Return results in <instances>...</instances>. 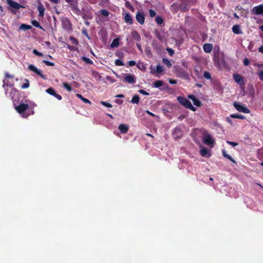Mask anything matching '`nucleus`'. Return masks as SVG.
<instances>
[{"label": "nucleus", "mask_w": 263, "mask_h": 263, "mask_svg": "<svg viewBox=\"0 0 263 263\" xmlns=\"http://www.w3.org/2000/svg\"><path fill=\"white\" fill-rule=\"evenodd\" d=\"M163 84V82L162 81L158 80V81H155L154 83V86L156 88H159L160 86H162Z\"/></svg>", "instance_id": "nucleus-28"}, {"label": "nucleus", "mask_w": 263, "mask_h": 263, "mask_svg": "<svg viewBox=\"0 0 263 263\" xmlns=\"http://www.w3.org/2000/svg\"><path fill=\"white\" fill-rule=\"evenodd\" d=\"M167 50L168 52V53L170 55H172L174 54V50L171 48H167Z\"/></svg>", "instance_id": "nucleus-54"}, {"label": "nucleus", "mask_w": 263, "mask_h": 263, "mask_svg": "<svg viewBox=\"0 0 263 263\" xmlns=\"http://www.w3.org/2000/svg\"><path fill=\"white\" fill-rule=\"evenodd\" d=\"M233 105L235 108L240 112H242L243 113L250 112V110L246 107V105H242L237 102H234Z\"/></svg>", "instance_id": "nucleus-5"}, {"label": "nucleus", "mask_w": 263, "mask_h": 263, "mask_svg": "<svg viewBox=\"0 0 263 263\" xmlns=\"http://www.w3.org/2000/svg\"><path fill=\"white\" fill-rule=\"evenodd\" d=\"M177 101L183 106L187 108L190 109L193 111H195L196 110V108L194 107L192 103L189 101L187 99L182 97H178Z\"/></svg>", "instance_id": "nucleus-1"}, {"label": "nucleus", "mask_w": 263, "mask_h": 263, "mask_svg": "<svg viewBox=\"0 0 263 263\" xmlns=\"http://www.w3.org/2000/svg\"><path fill=\"white\" fill-rule=\"evenodd\" d=\"M203 140L206 145L210 146L211 147H213L215 143V141L210 135L205 134L203 137Z\"/></svg>", "instance_id": "nucleus-4"}, {"label": "nucleus", "mask_w": 263, "mask_h": 263, "mask_svg": "<svg viewBox=\"0 0 263 263\" xmlns=\"http://www.w3.org/2000/svg\"><path fill=\"white\" fill-rule=\"evenodd\" d=\"M189 6L186 4H182L180 6L181 10L183 11H187L189 9Z\"/></svg>", "instance_id": "nucleus-34"}, {"label": "nucleus", "mask_w": 263, "mask_h": 263, "mask_svg": "<svg viewBox=\"0 0 263 263\" xmlns=\"http://www.w3.org/2000/svg\"><path fill=\"white\" fill-rule=\"evenodd\" d=\"M63 86L68 91H71L72 90V87L68 83L64 82L63 83Z\"/></svg>", "instance_id": "nucleus-38"}, {"label": "nucleus", "mask_w": 263, "mask_h": 263, "mask_svg": "<svg viewBox=\"0 0 263 263\" xmlns=\"http://www.w3.org/2000/svg\"><path fill=\"white\" fill-rule=\"evenodd\" d=\"M62 24L63 27L66 29H69L71 28V23L69 20L67 18H65L62 20Z\"/></svg>", "instance_id": "nucleus-14"}, {"label": "nucleus", "mask_w": 263, "mask_h": 263, "mask_svg": "<svg viewBox=\"0 0 263 263\" xmlns=\"http://www.w3.org/2000/svg\"><path fill=\"white\" fill-rule=\"evenodd\" d=\"M250 63V61L249 59L247 58H245L243 60V64L245 66H248Z\"/></svg>", "instance_id": "nucleus-49"}, {"label": "nucleus", "mask_w": 263, "mask_h": 263, "mask_svg": "<svg viewBox=\"0 0 263 263\" xmlns=\"http://www.w3.org/2000/svg\"><path fill=\"white\" fill-rule=\"evenodd\" d=\"M203 77L207 80L211 79V76L210 73L206 71H204Z\"/></svg>", "instance_id": "nucleus-35"}, {"label": "nucleus", "mask_w": 263, "mask_h": 263, "mask_svg": "<svg viewBox=\"0 0 263 263\" xmlns=\"http://www.w3.org/2000/svg\"><path fill=\"white\" fill-rule=\"evenodd\" d=\"M81 14L82 15V17L85 20L91 19L92 18L91 15L87 14L86 13H82Z\"/></svg>", "instance_id": "nucleus-32"}, {"label": "nucleus", "mask_w": 263, "mask_h": 263, "mask_svg": "<svg viewBox=\"0 0 263 263\" xmlns=\"http://www.w3.org/2000/svg\"><path fill=\"white\" fill-rule=\"evenodd\" d=\"M118 128L121 133L125 134L127 132L129 126L125 124H121L119 125Z\"/></svg>", "instance_id": "nucleus-12"}, {"label": "nucleus", "mask_w": 263, "mask_h": 263, "mask_svg": "<svg viewBox=\"0 0 263 263\" xmlns=\"http://www.w3.org/2000/svg\"><path fill=\"white\" fill-rule=\"evenodd\" d=\"M232 31L235 34H240L242 33V31L238 25H234L232 28Z\"/></svg>", "instance_id": "nucleus-21"}, {"label": "nucleus", "mask_w": 263, "mask_h": 263, "mask_svg": "<svg viewBox=\"0 0 263 263\" xmlns=\"http://www.w3.org/2000/svg\"><path fill=\"white\" fill-rule=\"evenodd\" d=\"M260 69L258 72V76L261 81L263 82V64L258 66Z\"/></svg>", "instance_id": "nucleus-22"}, {"label": "nucleus", "mask_w": 263, "mask_h": 263, "mask_svg": "<svg viewBox=\"0 0 263 263\" xmlns=\"http://www.w3.org/2000/svg\"><path fill=\"white\" fill-rule=\"evenodd\" d=\"M77 97L80 99L82 101H83L84 103H88V104H91V102L90 101L87 99H86L85 98H84L81 95L79 94V93H77L76 95Z\"/></svg>", "instance_id": "nucleus-26"}, {"label": "nucleus", "mask_w": 263, "mask_h": 263, "mask_svg": "<svg viewBox=\"0 0 263 263\" xmlns=\"http://www.w3.org/2000/svg\"><path fill=\"white\" fill-rule=\"evenodd\" d=\"M156 21L159 25H161L163 22V20L160 16H157L156 18Z\"/></svg>", "instance_id": "nucleus-41"}, {"label": "nucleus", "mask_w": 263, "mask_h": 263, "mask_svg": "<svg viewBox=\"0 0 263 263\" xmlns=\"http://www.w3.org/2000/svg\"><path fill=\"white\" fill-rule=\"evenodd\" d=\"M43 62L44 63L46 64L48 66H53L54 65V63H52V62H49V61H46V60H43Z\"/></svg>", "instance_id": "nucleus-48"}, {"label": "nucleus", "mask_w": 263, "mask_h": 263, "mask_svg": "<svg viewBox=\"0 0 263 263\" xmlns=\"http://www.w3.org/2000/svg\"><path fill=\"white\" fill-rule=\"evenodd\" d=\"M101 14L104 16L107 17L109 15V12L106 9H101L100 10Z\"/></svg>", "instance_id": "nucleus-37"}, {"label": "nucleus", "mask_w": 263, "mask_h": 263, "mask_svg": "<svg viewBox=\"0 0 263 263\" xmlns=\"http://www.w3.org/2000/svg\"><path fill=\"white\" fill-rule=\"evenodd\" d=\"M119 45V39H114L112 43L110 44V47L111 48H115L118 47Z\"/></svg>", "instance_id": "nucleus-24"}, {"label": "nucleus", "mask_w": 263, "mask_h": 263, "mask_svg": "<svg viewBox=\"0 0 263 263\" xmlns=\"http://www.w3.org/2000/svg\"><path fill=\"white\" fill-rule=\"evenodd\" d=\"M28 69H29L30 71H31L35 73L36 74H37V75H39V76H41L42 78H45L44 76H43V75L42 74L41 71L40 69H39L38 68H36L35 66H34L33 65H32V64H30V65H29V66H28Z\"/></svg>", "instance_id": "nucleus-9"}, {"label": "nucleus", "mask_w": 263, "mask_h": 263, "mask_svg": "<svg viewBox=\"0 0 263 263\" xmlns=\"http://www.w3.org/2000/svg\"><path fill=\"white\" fill-rule=\"evenodd\" d=\"M82 33L85 35L88 39H89V35L87 32V31L86 30H82Z\"/></svg>", "instance_id": "nucleus-55"}, {"label": "nucleus", "mask_w": 263, "mask_h": 263, "mask_svg": "<svg viewBox=\"0 0 263 263\" xmlns=\"http://www.w3.org/2000/svg\"><path fill=\"white\" fill-rule=\"evenodd\" d=\"M129 66H134L136 65V62L135 61H130L128 62Z\"/></svg>", "instance_id": "nucleus-50"}, {"label": "nucleus", "mask_w": 263, "mask_h": 263, "mask_svg": "<svg viewBox=\"0 0 263 263\" xmlns=\"http://www.w3.org/2000/svg\"><path fill=\"white\" fill-rule=\"evenodd\" d=\"M149 15L151 17H154L156 15V13L155 11L152 9H150L149 11Z\"/></svg>", "instance_id": "nucleus-47"}, {"label": "nucleus", "mask_w": 263, "mask_h": 263, "mask_svg": "<svg viewBox=\"0 0 263 263\" xmlns=\"http://www.w3.org/2000/svg\"><path fill=\"white\" fill-rule=\"evenodd\" d=\"M164 70V68L163 66L158 65L156 67V71L158 73H161Z\"/></svg>", "instance_id": "nucleus-33"}, {"label": "nucleus", "mask_w": 263, "mask_h": 263, "mask_svg": "<svg viewBox=\"0 0 263 263\" xmlns=\"http://www.w3.org/2000/svg\"><path fill=\"white\" fill-rule=\"evenodd\" d=\"M132 36L133 37L136 41H139L141 39L140 35L139 34V33L136 31H133L132 33Z\"/></svg>", "instance_id": "nucleus-23"}, {"label": "nucleus", "mask_w": 263, "mask_h": 263, "mask_svg": "<svg viewBox=\"0 0 263 263\" xmlns=\"http://www.w3.org/2000/svg\"><path fill=\"white\" fill-rule=\"evenodd\" d=\"M28 108L29 105L24 103H21L19 105L15 106V109L23 118H26L29 116V114H27L25 112Z\"/></svg>", "instance_id": "nucleus-2"}, {"label": "nucleus", "mask_w": 263, "mask_h": 263, "mask_svg": "<svg viewBox=\"0 0 263 263\" xmlns=\"http://www.w3.org/2000/svg\"><path fill=\"white\" fill-rule=\"evenodd\" d=\"M82 59L83 60V61H84L87 64H92V63H93V62L92 61V60H91L89 58H88L87 57H83L82 58Z\"/></svg>", "instance_id": "nucleus-36"}, {"label": "nucleus", "mask_w": 263, "mask_h": 263, "mask_svg": "<svg viewBox=\"0 0 263 263\" xmlns=\"http://www.w3.org/2000/svg\"><path fill=\"white\" fill-rule=\"evenodd\" d=\"M139 99H140V98L138 95H135L133 97V98L131 100V102L133 104H138L139 102Z\"/></svg>", "instance_id": "nucleus-27"}, {"label": "nucleus", "mask_w": 263, "mask_h": 263, "mask_svg": "<svg viewBox=\"0 0 263 263\" xmlns=\"http://www.w3.org/2000/svg\"><path fill=\"white\" fill-rule=\"evenodd\" d=\"M175 74L177 77L185 80H189V77L188 73L183 68L176 67L174 71Z\"/></svg>", "instance_id": "nucleus-3"}, {"label": "nucleus", "mask_w": 263, "mask_h": 263, "mask_svg": "<svg viewBox=\"0 0 263 263\" xmlns=\"http://www.w3.org/2000/svg\"><path fill=\"white\" fill-rule=\"evenodd\" d=\"M101 104H102L103 105L107 107H108V108H111L112 106L111 104L108 103L106 102H104V101H101Z\"/></svg>", "instance_id": "nucleus-43"}, {"label": "nucleus", "mask_w": 263, "mask_h": 263, "mask_svg": "<svg viewBox=\"0 0 263 263\" xmlns=\"http://www.w3.org/2000/svg\"><path fill=\"white\" fill-rule=\"evenodd\" d=\"M125 80L128 83L132 84L135 82V79L133 76L131 74H128L125 77Z\"/></svg>", "instance_id": "nucleus-19"}, {"label": "nucleus", "mask_w": 263, "mask_h": 263, "mask_svg": "<svg viewBox=\"0 0 263 263\" xmlns=\"http://www.w3.org/2000/svg\"><path fill=\"white\" fill-rule=\"evenodd\" d=\"M169 83L171 84H176L177 83V81L174 79H170Z\"/></svg>", "instance_id": "nucleus-52"}, {"label": "nucleus", "mask_w": 263, "mask_h": 263, "mask_svg": "<svg viewBox=\"0 0 263 263\" xmlns=\"http://www.w3.org/2000/svg\"><path fill=\"white\" fill-rule=\"evenodd\" d=\"M163 63L167 67H171L172 64L171 62L167 59L163 58L162 59Z\"/></svg>", "instance_id": "nucleus-31"}, {"label": "nucleus", "mask_w": 263, "mask_h": 263, "mask_svg": "<svg viewBox=\"0 0 263 263\" xmlns=\"http://www.w3.org/2000/svg\"><path fill=\"white\" fill-rule=\"evenodd\" d=\"M6 2L9 6L15 9L18 10L21 8H24V7L22 5L19 4L17 2L13 1V0H6Z\"/></svg>", "instance_id": "nucleus-8"}, {"label": "nucleus", "mask_w": 263, "mask_h": 263, "mask_svg": "<svg viewBox=\"0 0 263 263\" xmlns=\"http://www.w3.org/2000/svg\"><path fill=\"white\" fill-rule=\"evenodd\" d=\"M136 19L140 24L143 25L145 21L144 14L141 12L138 11L136 15Z\"/></svg>", "instance_id": "nucleus-7"}, {"label": "nucleus", "mask_w": 263, "mask_h": 263, "mask_svg": "<svg viewBox=\"0 0 263 263\" xmlns=\"http://www.w3.org/2000/svg\"><path fill=\"white\" fill-rule=\"evenodd\" d=\"M51 2L54 3L55 4H57L59 2V0H50Z\"/></svg>", "instance_id": "nucleus-63"}, {"label": "nucleus", "mask_w": 263, "mask_h": 263, "mask_svg": "<svg viewBox=\"0 0 263 263\" xmlns=\"http://www.w3.org/2000/svg\"><path fill=\"white\" fill-rule=\"evenodd\" d=\"M109 0H101V3L103 5H106L109 3Z\"/></svg>", "instance_id": "nucleus-56"}, {"label": "nucleus", "mask_w": 263, "mask_h": 263, "mask_svg": "<svg viewBox=\"0 0 263 263\" xmlns=\"http://www.w3.org/2000/svg\"><path fill=\"white\" fill-rule=\"evenodd\" d=\"M5 76L7 78H12L13 77L12 75H11L7 72L5 73Z\"/></svg>", "instance_id": "nucleus-57"}, {"label": "nucleus", "mask_w": 263, "mask_h": 263, "mask_svg": "<svg viewBox=\"0 0 263 263\" xmlns=\"http://www.w3.org/2000/svg\"><path fill=\"white\" fill-rule=\"evenodd\" d=\"M115 64L117 66H123L124 65L123 62L119 59H117L115 61Z\"/></svg>", "instance_id": "nucleus-42"}, {"label": "nucleus", "mask_w": 263, "mask_h": 263, "mask_svg": "<svg viewBox=\"0 0 263 263\" xmlns=\"http://www.w3.org/2000/svg\"><path fill=\"white\" fill-rule=\"evenodd\" d=\"M222 155H223V157H224L228 159L229 160H230V161H231L233 163H236L235 161L232 158V157L230 155H229L227 154V153H226L225 150H223L222 151Z\"/></svg>", "instance_id": "nucleus-25"}, {"label": "nucleus", "mask_w": 263, "mask_h": 263, "mask_svg": "<svg viewBox=\"0 0 263 263\" xmlns=\"http://www.w3.org/2000/svg\"><path fill=\"white\" fill-rule=\"evenodd\" d=\"M252 13L255 15L263 14V5H259L254 7L252 10Z\"/></svg>", "instance_id": "nucleus-6"}, {"label": "nucleus", "mask_w": 263, "mask_h": 263, "mask_svg": "<svg viewBox=\"0 0 263 263\" xmlns=\"http://www.w3.org/2000/svg\"><path fill=\"white\" fill-rule=\"evenodd\" d=\"M227 143H228L229 144L232 145V146H236L238 145V143L234 142H231V141H227Z\"/></svg>", "instance_id": "nucleus-46"}, {"label": "nucleus", "mask_w": 263, "mask_h": 263, "mask_svg": "<svg viewBox=\"0 0 263 263\" xmlns=\"http://www.w3.org/2000/svg\"><path fill=\"white\" fill-rule=\"evenodd\" d=\"M156 37L160 40V41H162V36H161L160 34L159 33V32H156Z\"/></svg>", "instance_id": "nucleus-53"}, {"label": "nucleus", "mask_w": 263, "mask_h": 263, "mask_svg": "<svg viewBox=\"0 0 263 263\" xmlns=\"http://www.w3.org/2000/svg\"><path fill=\"white\" fill-rule=\"evenodd\" d=\"M70 41H71V42H72L73 44H76V45L78 44V41H77V39H75L74 37L71 36V37H70Z\"/></svg>", "instance_id": "nucleus-45"}, {"label": "nucleus", "mask_w": 263, "mask_h": 263, "mask_svg": "<svg viewBox=\"0 0 263 263\" xmlns=\"http://www.w3.org/2000/svg\"><path fill=\"white\" fill-rule=\"evenodd\" d=\"M234 16L237 19L239 18V16L236 13L234 14Z\"/></svg>", "instance_id": "nucleus-64"}, {"label": "nucleus", "mask_w": 263, "mask_h": 263, "mask_svg": "<svg viewBox=\"0 0 263 263\" xmlns=\"http://www.w3.org/2000/svg\"><path fill=\"white\" fill-rule=\"evenodd\" d=\"M200 154L203 157H209L211 155L210 153L208 152L207 148L204 146L201 147V149L200 151Z\"/></svg>", "instance_id": "nucleus-13"}, {"label": "nucleus", "mask_w": 263, "mask_h": 263, "mask_svg": "<svg viewBox=\"0 0 263 263\" xmlns=\"http://www.w3.org/2000/svg\"><path fill=\"white\" fill-rule=\"evenodd\" d=\"M258 51L263 53V46H261L259 49H258Z\"/></svg>", "instance_id": "nucleus-59"}, {"label": "nucleus", "mask_w": 263, "mask_h": 263, "mask_svg": "<svg viewBox=\"0 0 263 263\" xmlns=\"http://www.w3.org/2000/svg\"><path fill=\"white\" fill-rule=\"evenodd\" d=\"M137 47H138V49H139V50H140L141 51H142V48H141V47L140 46V45L139 44H137Z\"/></svg>", "instance_id": "nucleus-62"}, {"label": "nucleus", "mask_w": 263, "mask_h": 263, "mask_svg": "<svg viewBox=\"0 0 263 263\" xmlns=\"http://www.w3.org/2000/svg\"><path fill=\"white\" fill-rule=\"evenodd\" d=\"M182 135V132L179 127H177L174 129L173 132V136L174 138H179L181 137Z\"/></svg>", "instance_id": "nucleus-11"}, {"label": "nucleus", "mask_w": 263, "mask_h": 263, "mask_svg": "<svg viewBox=\"0 0 263 263\" xmlns=\"http://www.w3.org/2000/svg\"><path fill=\"white\" fill-rule=\"evenodd\" d=\"M46 92L48 94L54 96L58 100H61L62 99V96L60 95L57 94L55 90L51 87L49 88L46 90Z\"/></svg>", "instance_id": "nucleus-10"}, {"label": "nucleus", "mask_w": 263, "mask_h": 263, "mask_svg": "<svg viewBox=\"0 0 263 263\" xmlns=\"http://www.w3.org/2000/svg\"><path fill=\"white\" fill-rule=\"evenodd\" d=\"M31 28V26H30V25H26V24H22L20 27V29L21 30H28V29H30Z\"/></svg>", "instance_id": "nucleus-29"}, {"label": "nucleus", "mask_w": 263, "mask_h": 263, "mask_svg": "<svg viewBox=\"0 0 263 263\" xmlns=\"http://www.w3.org/2000/svg\"><path fill=\"white\" fill-rule=\"evenodd\" d=\"M124 20L125 21L129 24H133V18L130 15L129 13H125L124 14Z\"/></svg>", "instance_id": "nucleus-18"}, {"label": "nucleus", "mask_w": 263, "mask_h": 263, "mask_svg": "<svg viewBox=\"0 0 263 263\" xmlns=\"http://www.w3.org/2000/svg\"><path fill=\"white\" fill-rule=\"evenodd\" d=\"M230 116H231V117H232L233 118L240 119H245V117L243 115H240L238 114H232Z\"/></svg>", "instance_id": "nucleus-30"}, {"label": "nucleus", "mask_w": 263, "mask_h": 263, "mask_svg": "<svg viewBox=\"0 0 263 263\" xmlns=\"http://www.w3.org/2000/svg\"><path fill=\"white\" fill-rule=\"evenodd\" d=\"M37 10L39 12V16L41 17H43L44 14L45 8H44V6L41 4H40L38 5Z\"/></svg>", "instance_id": "nucleus-20"}, {"label": "nucleus", "mask_w": 263, "mask_h": 263, "mask_svg": "<svg viewBox=\"0 0 263 263\" xmlns=\"http://www.w3.org/2000/svg\"><path fill=\"white\" fill-rule=\"evenodd\" d=\"M139 92L140 93H141V94H142V95H149V93H148V92H146L145 91H144V90H143V89H140V90H139Z\"/></svg>", "instance_id": "nucleus-51"}, {"label": "nucleus", "mask_w": 263, "mask_h": 263, "mask_svg": "<svg viewBox=\"0 0 263 263\" xmlns=\"http://www.w3.org/2000/svg\"><path fill=\"white\" fill-rule=\"evenodd\" d=\"M33 53L37 56H43L42 53L39 52L36 49H34L33 50Z\"/></svg>", "instance_id": "nucleus-44"}, {"label": "nucleus", "mask_w": 263, "mask_h": 263, "mask_svg": "<svg viewBox=\"0 0 263 263\" xmlns=\"http://www.w3.org/2000/svg\"><path fill=\"white\" fill-rule=\"evenodd\" d=\"M31 23H32V24L34 27L39 28L42 29H43L42 27L40 25V23L38 22H37L36 21H35V20L32 21Z\"/></svg>", "instance_id": "nucleus-39"}, {"label": "nucleus", "mask_w": 263, "mask_h": 263, "mask_svg": "<svg viewBox=\"0 0 263 263\" xmlns=\"http://www.w3.org/2000/svg\"><path fill=\"white\" fill-rule=\"evenodd\" d=\"M25 81H26V83L22 85L21 87L22 89H26L29 87V81L27 79H25Z\"/></svg>", "instance_id": "nucleus-40"}, {"label": "nucleus", "mask_w": 263, "mask_h": 263, "mask_svg": "<svg viewBox=\"0 0 263 263\" xmlns=\"http://www.w3.org/2000/svg\"><path fill=\"white\" fill-rule=\"evenodd\" d=\"M233 79L237 84L240 85L243 84V79L240 75L235 74L233 75Z\"/></svg>", "instance_id": "nucleus-16"}, {"label": "nucleus", "mask_w": 263, "mask_h": 263, "mask_svg": "<svg viewBox=\"0 0 263 263\" xmlns=\"http://www.w3.org/2000/svg\"><path fill=\"white\" fill-rule=\"evenodd\" d=\"M116 97H118V98H122L124 97V96L123 95H122V94H120V95H117Z\"/></svg>", "instance_id": "nucleus-60"}, {"label": "nucleus", "mask_w": 263, "mask_h": 263, "mask_svg": "<svg viewBox=\"0 0 263 263\" xmlns=\"http://www.w3.org/2000/svg\"><path fill=\"white\" fill-rule=\"evenodd\" d=\"M146 113L147 114H148V115H151V116H152L153 117H155L156 116L155 114H153L152 112H150L148 110H146Z\"/></svg>", "instance_id": "nucleus-58"}, {"label": "nucleus", "mask_w": 263, "mask_h": 263, "mask_svg": "<svg viewBox=\"0 0 263 263\" xmlns=\"http://www.w3.org/2000/svg\"><path fill=\"white\" fill-rule=\"evenodd\" d=\"M116 103H118V104H122V102H123L122 100H117L116 101Z\"/></svg>", "instance_id": "nucleus-61"}, {"label": "nucleus", "mask_w": 263, "mask_h": 263, "mask_svg": "<svg viewBox=\"0 0 263 263\" xmlns=\"http://www.w3.org/2000/svg\"><path fill=\"white\" fill-rule=\"evenodd\" d=\"M203 50L206 53H210L213 49V45L211 44L206 43L203 45Z\"/></svg>", "instance_id": "nucleus-15"}, {"label": "nucleus", "mask_w": 263, "mask_h": 263, "mask_svg": "<svg viewBox=\"0 0 263 263\" xmlns=\"http://www.w3.org/2000/svg\"><path fill=\"white\" fill-rule=\"evenodd\" d=\"M189 98L193 101V102L195 105L197 106H200L201 105L200 101L198 99H197L194 96L190 95L189 96Z\"/></svg>", "instance_id": "nucleus-17"}]
</instances>
